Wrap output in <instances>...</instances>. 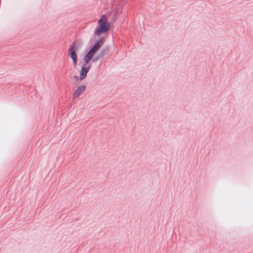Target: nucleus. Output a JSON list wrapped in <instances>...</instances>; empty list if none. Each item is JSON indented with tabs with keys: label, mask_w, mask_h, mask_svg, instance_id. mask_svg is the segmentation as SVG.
<instances>
[{
	"label": "nucleus",
	"mask_w": 253,
	"mask_h": 253,
	"mask_svg": "<svg viewBox=\"0 0 253 253\" xmlns=\"http://www.w3.org/2000/svg\"><path fill=\"white\" fill-rule=\"evenodd\" d=\"M110 23L106 20L104 15L101 16V18L98 21V25L94 30V33L98 36L103 33H106L109 29Z\"/></svg>",
	"instance_id": "obj_1"
},
{
	"label": "nucleus",
	"mask_w": 253,
	"mask_h": 253,
	"mask_svg": "<svg viewBox=\"0 0 253 253\" xmlns=\"http://www.w3.org/2000/svg\"><path fill=\"white\" fill-rule=\"evenodd\" d=\"M78 50V47L76 43L73 42L69 47L68 53V56L72 59L73 61V65L74 67L77 65V55L76 51Z\"/></svg>",
	"instance_id": "obj_2"
},
{
	"label": "nucleus",
	"mask_w": 253,
	"mask_h": 253,
	"mask_svg": "<svg viewBox=\"0 0 253 253\" xmlns=\"http://www.w3.org/2000/svg\"><path fill=\"white\" fill-rule=\"evenodd\" d=\"M104 42V40L102 38L97 39L94 42L93 45L89 50L93 54H94L100 48Z\"/></svg>",
	"instance_id": "obj_3"
},
{
	"label": "nucleus",
	"mask_w": 253,
	"mask_h": 253,
	"mask_svg": "<svg viewBox=\"0 0 253 253\" xmlns=\"http://www.w3.org/2000/svg\"><path fill=\"white\" fill-rule=\"evenodd\" d=\"M91 65H84L81 67V71L80 73V80H84L87 76V74L90 69Z\"/></svg>",
	"instance_id": "obj_4"
},
{
	"label": "nucleus",
	"mask_w": 253,
	"mask_h": 253,
	"mask_svg": "<svg viewBox=\"0 0 253 253\" xmlns=\"http://www.w3.org/2000/svg\"><path fill=\"white\" fill-rule=\"evenodd\" d=\"M85 86L84 85H81L77 88L74 91L73 94L75 97H78L82 92L85 90Z\"/></svg>",
	"instance_id": "obj_5"
},
{
	"label": "nucleus",
	"mask_w": 253,
	"mask_h": 253,
	"mask_svg": "<svg viewBox=\"0 0 253 253\" xmlns=\"http://www.w3.org/2000/svg\"><path fill=\"white\" fill-rule=\"evenodd\" d=\"M93 55L94 54L88 51V52L84 57V63L83 65H88V63L91 60Z\"/></svg>",
	"instance_id": "obj_6"
},
{
	"label": "nucleus",
	"mask_w": 253,
	"mask_h": 253,
	"mask_svg": "<svg viewBox=\"0 0 253 253\" xmlns=\"http://www.w3.org/2000/svg\"><path fill=\"white\" fill-rule=\"evenodd\" d=\"M110 48L109 46H104L99 52L100 56L103 57L104 56L109 54Z\"/></svg>",
	"instance_id": "obj_7"
},
{
	"label": "nucleus",
	"mask_w": 253,
	"mask_h": 253,
	"mask_svg": "<svg viewBox=\"0 0 253 253\" xmlns=\"http://www.w3.org/2000/svg\"><path fill=\"white\" fill-rule=\"evenodd\" d=\"M100 58H102L101 56H100L99 53L95 57H94L92 59H91L92 62H95L97 61Z\"/></svg>",
	"instance_id": "obj_8"
},
{
	"label": "nucleus",
	"mask_w": 253,
	"mask_h": 253,
	"mask_svg": "<svg viewBox=\"0 0 253 253\" xmlns=\"http://www.w3.org/2000/svg\"><path fill=\"white\" fill-rule=\"evenodd\" d=\"M74 79L75 80L76 82H77L79 80V78L77 76H74Z\"/></svg>",
	"instance_id": "obj_9"
},
{
	"label": "nucleus",
	"mask_w": 253,
	"mask_h": 253,
	"mask_svg": "<svg viewBox=\"0 0 253 253\" xmlns=\"http://www.w3.org/2000/svg\"><path fill=\"white\" fill-rule=\"evenodd\" d=\"M120 12L119 9H117L116 13Z\"/></svg>",
	"instance_id": "obj_10"
}]
</instances>
